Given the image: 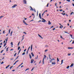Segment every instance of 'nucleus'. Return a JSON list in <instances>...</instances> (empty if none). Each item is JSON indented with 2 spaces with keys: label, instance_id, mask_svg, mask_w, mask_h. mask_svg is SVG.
I'll list each match as a JSON object with an SVG mask.
<instances>
[{
  "label": "nucleus",
  "instance_id": "f257e3e1",
  "mask_svg": "<svg viewBox=\"0 0 74 74\" xmlns=\"http://www.w3.org/2000/svg\"><path fill=\"white\" fill-rule=\"evenodd\" d=\"M46 58H47V56H46V55H44V56L43 57V58L42 60V64H44V59H45Z\"/></svg>",
  "mask_w": 74,
  "mask_h": 74
},
{
  "label": "nucleus",
  "instance_id": "f03ea898",
  "mask_svg": "<svg viewBox=\"0 0 74 74\" xmlns=\"http://www.w3.org/2000/svg\"><path fill=\"white\" fill-rule=\"evenodd\" d=\"M49 59H50L51 60H50V63H51L52 62V61L53 60L51 59V56L50 55V54H49Z\"/></svg>",
  "mask_w": 74,
  "mask_h": 74
},
{
  "label": "nucleus",
  "instance_id": "7ed1b4c3",
  "mask_svg": "<svg viewBox=\"0 0 74 74\" xmlns=\"http://www.w3.org/2000/svg\"><path fill=\"white\" fill-rule=\"evenodd\" d=\"M17 6V5L15 4L12 7V8H15V7H16Z\"/></svg>",
  "mask_w": 74,
  "mask_h": 74
},
{
  "label": "nucleus",
  "instance_id": "20e7f679",
  "mask_svg": "<svg viewBox=\"0 0 74 74\" xmlns=\"http://www.w3.org/2000/svg\"><path fill=\"white\" fill-rule=\"evenodd\" d=\"M23 22L24 24H25V25H28V24L26 23V22H25V21L23 20Z\"/></svg>",
  "mask_w": 74,
  "mask_h": 74
},
{
  "label": "nucleus",
  "instance_id": "39448f33",
  "mask_svg": "<svg viewBox=\"0 0 74 74\" xmlns=\"http://www.w3.org/2000/svg\"><path fill=\"white\" fill-rule=\"evenodd\" d=\"M5 41H6V42L5 43V44H6L7 43V41H8V37H7L6 38V39H5Z\"/></svg>",
  "mask_w": 74,
  "mask_h": 74
},
{
  "label": "nucleus",
  "instance_id": "423d86ee",
  "mask_svg": "<svg viewBox=\"0 0 74 74\" xmlns=\"http://www.w3.org/2000/svg\"><path fill=\"white\" fill-rule=\"evenodd\" d=\"M5 41H6V42L5 43V44H6L7 43V41H8V37H7L6 38V39H5Z\"/></svg>",
  "mask_w": 74,
  "mask_h": 74
},
{
  "label": "nucleus",
  "instance_id": "0eeeda50",
  "mask_svg": "<svg viewBox=\"0 0 74 74\" xmlns=\"http://www.w3.org/2000/svg\"><path fill=\"white\" fill-rule=\"evenodd\" d=\"M30 47H29L28 49V50L27 52V53H28V51H29V49H30Z\"/></svg>",
  "mask_w": 74,
  "mask_h": 74
},
{
  "label": "nucleus",
  "instance_id": "6e6552de",
  "mask_svg": "<svg viewBox=\"0 0 74 74\" xmlns=\"http://www.w3.org/2000/svg\"><path fill=\"white\" fill-rule=\"evenodd\" d=\"M39 17L41 19H42L41 16V14L40 13H39Z\"/></svg>",
  "mask_w": 74,
  "mask_h": 74
},
{
  "label": "nucleus",
  "instance_id": "1a4fd4ad",
  "mask_svg": "<svg viewBox=\"0 0 74 74\" xmlns=\"http://www.w3.org/2000/svg\"><path fill=\"white\" fill-rule=\"evenodd\" d=\"M34 62V60L32 59L31 61V63H33Z\"/></svg>",
  "mask_w": 74,
  "mask_h": 74
},
{
  "label": "nucleus",
  "instance_id": "9d476101",
  "mask_svg": "<svg viewBox=\"0 0 74 74\" xmlns=\"http://www.w3.org/2000/svg\"><path fill=\"white\" fill-rule=\"evenodd\" d=\"M30 7L31 8V11H33V9L32 7H31V6H30Z\"/></svg>",
  "mask_w": 74,
  "mask_h": 74
},
{
  "label": "nucleus",
  "instance_id": "9b49d317",
  "mask_svg": "<svg viewBox=\"0 0 74 74\" xmlns=\"http://www.w3.org/2000/svg\"><path fill=\"white\" fill-rule=\"evenodd\" d=\"M23 2H24V4H26V1L24 0L23 1Z\"/></svg>",
  "mask_w": 74,
  "mask_h": 74
},
{
  "label": "nucleus",
  "instance_id": "f8f14e48",
  "mask_svg": "<svg viewBox=\"0 0 74 74\" xmlns=\"http://www.w3.org/2000/svg\"><path fill=\"white\" fill-rule=\"evenodd\" d=\"M73 48H74V47H69L68 48V49H73Z\"/></svg>",
  "mask_w": 74,
  "mask_h": 74
},
{
  "label": "nucleus",
  "instance_id": "ddd939ff",
  "mask_svg": "<svg viewBox=\"0 0 74 74\" xmlns=\"http://www.w3.org/2000/svg\"><path fill=\"white\" fill-rule=\"evenodd\" d=\"M31 55H32V57H34V55L33 54V52L31 53Z\"/></svg>",
  "mask_w": 74,
  "mask_h": 74
},
{
  "label": "nucleus",
  "instance_id": "4468645a",
  "mask_svg": "<svg viewBox=\"0 0 74 74\" xmlns=\"http://www.w3.org/2000/svg\"><path fill=\"white\" fill-rule=\"evenodd\" d=\"M73 65H74V64H72L70 66V67H73Z\"/></svg>",
  "mask_w": 74,
  "mask_h": 74
},
{
  "label": "nucleus",
  "instance_id": "2eb2a0df",
  "mask_svg": "<svg viewBox=\"0 0 74 74\" xmlns=\"http://www.w3.org/2000/svg\"><path fill=\"white\" fill-rule=\"evenodd\" d=\"M32 46H33V45H32L31 46V51H32Z\"/></svg>",
  "mask_w": 74,
  "mask_h": 74
},
{
  "label": "nucleus",
  "instance_id": "dca6fc26",
  "mask_svg": "<svg viewBox=\"0 0 74 74\" xmlns=\"http://www.w3.org/2000/svg\"><path fill=\"white\" fill-rule=\"evenodd\" d=\"M29 56L30 59H32V56H31L30 54H29Z\"/></svg>",
  "mask_w": 74,
  "mask_h": 74
},
{
  "label": "nucleus",
  "instance_id": "f3484780",
  "mask_svg": "<svg viewBox=\"0 0 74 74\" xmlns=\"http://www.w3.org/2000/svg\"><path fill=\"white\" fill-rule=\"evenodd\" d=\"M52 64H54V65H55V64H56V63H55V62H52Z\"/></svg>",
  "mask_w": 74,
  "mask_h": 74
},
{
  "label": "nucleus",
  "instance_id": "a211bd4d",
  "mask_svg": "<svg viewBox=\"0 0 74 74\" xmlns=\"http://www.w3.org/2000/svg\"><path fill=\"white\" fill-rule=\"evenodd\" d=\"M42 22H46V21L45 19L43 20V21H42Z\"/></svg>",
  "mask_w": 74,
  "mask_h": 74
},
{
  "label": "nucleus",
  "instance_id": "6ab92c4d",
  "mask_svg": "<svg viewBox=\"0 0 74 74\" xmlns=\"http://www.w3.org/2000/svg\"><path fill=\"white\" fill-rule=\"evenodd\" d=\"M49 25H51V23L50 22V21H49V23H48Z\"/></svg>",
  "mask_w": 74,
  "mask_h": 74
},
{
  "label": "nucleus",
  "instance_id": "aec40b11",
  "mask_svg": "<svg viewBox=\"0 0 74 74\" xmlns=\"http://www.w3.org/2000/svg\"><path fill=\"white\" fill-rule=\"evenodd\" d=\"M57 63L58 62H59V58H57Z\"/></svg>",
  "mask_w": 74,
  "mask_h": 74
},
{
  "label": "nucleus",
  "instance_id": "412c9836",
  "mask_svg": "<svg viewBox=\"0 0 74 74\" xmlns=\"http://www.w3.org/2000/svg\"><path fill=\"white\" fill-rule=\"evenodd\" d=\"M63 60H61V64H63Z\"/></svg>",
  "mask_w": 74,
  "mask_h": 74
},
{
  "label": "nucleus",
  "instance_id": "4be33fe9",
  "mask_svg": "<svg viewBox=\"0 0 74 74\" xmlns=\"http://www.w3.org/2000/svg\"><path fill=\"white\" fill-rule=\"evenodd\" d=\"M10 66V65H8V66H6L5 67V68L7 69H8V68L9 67V66Z\"/></svg>",
  "mask_w": 74,
  "mask_h": 74
},
{
  "label": "nucleus",
  "instance_id": "5701e85b",
  "mask_svg": "<svg viewBox=\"0 0 74 74\" xmlns=\"http://www.w3.org/2000/svg\"><path fill=\"white\" fill-rule=\"evenodd\" d=\"M34 68H35V67H34L33 68H32V69L31 70V71H32L34 69Z\"/></svg>",
  "mask_w": 74,
  "mask_h": 74
},
{
  "label": "nucleus",
  "instance_id": "b1692460",
  "mask_svg": "<svg viewBox=\"0 0 74 74\" xmlns=\"http://www.w3.org/2000/svg\"><path fill=\"white\" fill-rule=\"evenodd\" d=\"M12 31L10 33V36H12Z\"/></svg>",
  "mask_w": 74,
  "mask_h": 74
},
{
  "label": "nucleus",
  "instance_id": "393cba45",
  "mask_svg": "<svg viewBox=\"0 0 74 74\" xmlns=\"http://www.w3.org/2000/svg\"><path fill=\"white\" fill-rule=\"evenodd\" d=\"M10 31H11V29H9L8 34H10Z\"/></svg>",
  "mask_w": 74,
  "mask_h": 74
},
{
  "label": "nucleus",
  "instance_id": "a878e982",
  "mask_svg": "<svg viewBox=\"0 0 74 74\" xmlns=\"http://www.w3.org/2000/svg\"><path fill=\"white\" fill-rule=\"evenodd\" d=\"M4 17V16H1L0 17V19H1V18H3Z\"/></svg>",
  "mask_w": 74,
  "mask_h": 74
},
{
  "label": "nucleus",
  "instance_id": "bb28decb",
  "mask_svg": "<svg viewBox=\"0 0 74 74\" xmlns=\"http://www.w3.org/2000/svg\"><path fill=\"white\" fill-rule=\"evenodd\" d=\"M70 66H68L67 67H66V69H69V67Z\"/></svg>",
  "mask_w": 74,
  "mask_h": 74
},
{
  "label": "nucleus",
  "instance_id": "cd10ccee",
  "mask_svg": "<svg viewBox=\"0 0 74 74\" xmlns=\"http://www.w3.org/2000/svg\"><path fill=\"white\" fill-rule=\"evenodd\" d=\"M23 33L24 34H27V33L26 32H23Z\"/></svg>",
  "mask_w": 74,
  "mask_h": 74
},
{
  "label": "nucleus",
  "instance_id": "c85d7f7f",
  "mask_svg": "<svg viewBox=\"0 0 74 74\" xmlns=\"http://www.w3.org/2000/svg\"><path fill=\"white\" fill-rule=\"evenodd\" d=\"M25 52H23V53H22V55H25Z\"/></svg>",
  "mask_w": 74,
  "mask_h": 74
},
{
  "label": "nucleus",
  "instance_id": "c756f323",
  "mask_svg": "<svg viewBox=\"0 0 74 74\" xmlns=\"http://www.w3.org/2000/svg\"><path fill=\"white\" fill-rule=\"evenodd\" d=\"M29 70V68H28L27 69H26L25 71H27V70Z\"/></svg>",
  "mask_w": 74,
  "mask_h": 74
},
{
  "label": "nucleus",
  "instance_id": "7c9ffc66",
  "mask_svg": "<svg viewBox=\"0 0 74 74\" xmlns=\"http://www.w3.org/2000/svg\"><path fill=\"white\" fill-rule=\"evenodd\" d=\"M68 56H70V55H71V53H68Z\"/></svg>",
  "mask_w": 74,
  "mask_h": 74
},
{
  "label": "nucleus",
  "instance_id": "2f4dec72",
  "mask_svg": "<svg viewBox=\"0 0 74 74\" xmlns=\"http://www.w3.org/2000/svg\"><path fill=\"white\" fill-rule=\"evenodd\" d=\"M4 51V50H2L0 52L1 53H2V52H3Z\"/></svg>",
  "mask_w": 74,
  "mask_h": 74
},
{
  "label": "nucleus",
  "instance_id": "473e14b6",
  "mask_svg": "<svg viewBox=\"0 0 74 74\" xmlns=\"http://www.w3.org/2000/svg\"><path fill=\"white\" fill-rule=\"evenodd\" d=\"M8 48H9V47H8L7 48V49H6V51H8Z\"/></svg>",
  "mask_w": 74,
  "mask_h": 74
},
{
  "label": "nucleus",
  "instance_id": "72a5a7b5",
  "mask_svg": "<svg viewBox=\"0 0 74 74\" xmlns=\"http://www.w3.org/2000/svg\"><path fill=\"white\" fill-rule=\"evenodd\" d=\"M11 45H13V43L12 42L11 43Z\"/></svg>",
  "mask_w": 74,
  "mask_h": 74
},
{
  "label": "nucleus",
  "instance_id": "f704fd0d",
  "mask_svg": "<svg viewBox=\"0 0 74 74\" xmlns=\"http://www.w3.org/2000/svg\"><path fill=\"white\" fill-rule=\"evenodd\" d=\"M6 45V43H5L4 44V46H3V47H5V46Z\"/></svg>",
  "mask_w": 74,
  "mask_h": 74
},
{
  "label": "nucleus",
  "instance_id": "c9c22d12",
  "mask_svg": "<svg viewBox=\"0 0 74 74\" xmlns=\"http://www.w3.org/2000/svg\"><path fill=\"white\" fill-rule=\"evenodd\" d=\"M21 49L20 50L18 51V54L19 53V52H21Z\"/></svg>",
  "mask_w": 74,
  "mask_h": 74
},
{
  "label": "nucleus",
  "instance_id": "e433bc0d",
  "mask_svg": "<svg viewBox=\"0 0 74 74\" xmlns=\"http://www.w3.org/2000/svg\"><path fill=\"white\" fill-rule=\"evenodd\" d=\"M20 49V47H18V50H19Z\"/></svg>",
  "mask_w": 74,
  "mask_h": 74
},
{
  "label": "nucleus",
  "instance_id": "4c0bfd02",
  "mask_svg": "<svg viewBox=\"0 0 74 74\" xmlns=\"http://www.w3.org/2000/svg\"><path fill=\"white\" fill-rule=\"evenodd\" d=\"M66 1H68V2H70V0H66Z\"/></svg>",
  "mask_w": 74,
  "mask_h": 74
},
{
  "label": "nucleus",
  "instance_id": "58836bf2",
  "mask_svg": "<svg viewBox=\"0 0 74 74\" xmlns=\"http://www.w3.org/2000/svg\"><path fill=\"white\" fill-rule=\"evenodd\" d=\"M4 63V62L3 61L1 63V64H3Z\"/></svg>",
  "mask_w": 74,
  "mask_h": 74
},
{
  "label": "nucleus",
  "instance_id": "ea45409f",
  "mask_svg": "<svg viewBox=\"0 0 74 74\" xmlns=\"http://www.w3.org/2000/svg\"><path fill=\"white\" fill-rule=\"evenodd\" d=\"M3 34H5V31L3 30Z\"/></svg>",
  "mask_w": 74,
  "mask_h": 74
},
{
  "label": "nucleus",
  "instance_id": "a19ab883",
  "mask_svg": "<svg viewBox=\"0 0 74 74\" xmlns=\"http://www.w3.org/2000/svg\"><path fill=\"white\" fill-rule=\"evenodd\" d=\"M44 13H45V12H44L42 14V16H43V15H44Z\"/></svg>",
  "mask_w": 74,
  "mask_h": 74
},
{
  "label": "nucleus",
  "instance_id": "79ce46f5",
  "mask_svg": "<svg viewBox=\"0 0 74 74\" xmlns=\"http://www.w3.org/2000/svg\"><path fill=\"white\" fill-rule=\"evenodd\" d=\"M16 53H15L14 55V56H16Z\"/></svg>",
  "mask_w": 74,
  "mask_h": 74
},
{
  "label": "nucleus",
  "instance_id": "37998d69",
  "mask_svg": "<svg viewBox=\"0 0 74 74\" xmlns=\"http://www.w3.org/2000/svg\"><path fill=\"white\" fill-rule=\"evenodd\" d=\"M33 11H34L35 12H36V9H34V10H33Z\"/></svg>",
  "mask_w": 74,
  "mask_h": 74
},
{
  "label": "nucleus",
  "instance_id": "c03bdc74",
  "mask_svg": "<svg viewBox=\"0 0 74 74\" xmlns=\"http://www.w3.org/2000/svg\"><path fill=\"white\" fill-rule=\"evenodd\" d=\"M73 13H74V12H71V15H72V14H73Z\"/></svg>",
  "mask_w": 74,
  "mask_h": 74
},
{
  "label": "nucleus",
  "instance_id": "a18cd8bd",
  "mask_svg": "<svg viewBox=\"0 0 74 74\" xmlns=\"http://www.w3.org/2000/svg\"><path fill=\"white\" fill-rule=\"evenodd\" d=\"M38 36L39 37H41V36H40V35L39 34H38Z\"/></svg>",
  "mask_w": 74,
  "mask_h": 74
},
{
  "label": "nucleus",
  "instance_id": "49530a36",
  "mask_svg": "<svg viewBox=\"0 0 74 74\" xmlns=\"http://www.w3.org/2000/svg\"><path fill=\"white\" fill-rule=\"evenodd\" d=\"M18 61H19V60H17V61H16L15 62V63H17V62H18Z\"/></svg>",
  "mask_w": 74,
  "mask_h": 74
},
{
  "label": "nucleus",
  "instance_id": "de8ad7c7",
  "mask_svg": "<svg viewBox=\"0 0 74 74\" xmlns=\"http://www.w3.org/2000/svg\"><path fill=\"white\" fill-rule=\"evenodd\" d=\"M70 36H71V38H72V37H73V35H71V34H70Z\"/></svg>",
  "mask_w": 74,
  "mask_h": 74
},
{
  "label": "nucleus",
  "instance_id": "09e8293b",
  "mask_svg": "<svg viewBox=\"0 0 74 74\" xmlns=\"http://www.w3.org/2000/svg\"><path fill=\"white\" fill-rule=\"evenodd\" d=\"M38 11H37V16H38Z\"/></svg>",
  "mask_w": 74,
  "mask_h": 74
},
{
  "label": "nucleus",
  "instance_id": "8fccbe9b",
  "mask_svg": "<svg viewBox=\"0 0 74 74\" xmlns=\"http://www.w3.org/2000/svg\"><path fill=\"white\" fill-rule=\"evenodd\" d=\"M55 29H56V28H54L53 29H52V30H55Z\"/></svg>",
  "mask_w": 74,
  "mask_h": 74
},
{
  "label": "nucleus",
  "instance_id": "3c124183",
  "mask_svg": "<svg viewBox=\"0 0 74 74\" xmlns=\"http://www.w3.org/2000/svg\"><path fill=\"white\" fill-rule=\"evenodd\" d=\"M60 37L61 38H62V39H63V38L62 37V35L60 36Z\"/></svg>",
  "mask_w": 74,
  "mask_h": 74
},
{
  "label": "nucleus",
  "instance_id": "603ef678",
  "mask_svg": "<svg viewBox=\"0 0 74 74\" xmlns=\"http://www.w3.org/2000/svg\"><path fill=\"white\" fill-rule=\"evenodd\" d=\"M48 5H49V3H47V7H48Z\"/></svg>",
  "mask_w": 74,
  "mask_h": 74
},
{
  "label": "nucleus",
  "instance_id": "864d4df0",
  "mask_svg": "<svg viewBox=\"0 0 74 74\" xmlns=\"http://www.w3.org/2000/svg\"><path fill=\"white\" fill-rule=\"evenodd\" d=\"M19 57V56H18L16 58V59H18V58Z\"/></svg>",
  "mask_w": 74,
  "mask_h": 74
},
{
  "label": "nucleus",
  "instance_id": "5fc2aeb1",
  "mask_svg": "<svg viewBox=\"0 0 74 74\" xmlns=\"http://www.w3.org/2000/svg\"><path fill=\"white\" fill-rule=\"evenodd\" d=\"M59 11H63V10L62 9L60 10Z\"/></svg>",
  "mask_w": 74,
  "mask_h": 74
},
{
  "label": "nucleus",
  "instance_id": "6e6d98bb",
  "mask_svg": "<svg viewBox=\"0 0 74 74\" xmlns=\"http://www.w3.org/2000/svg\"><path fill=\"white\" fill-rule=\"evenodd\" d=\"M12 67H13V66H11L10 68V70H11V68H12Z\"/></svg>",
  "mask_w": 74,
  "mask_h": 74
},
{
  "label": "nucleus",
  "instance_id": "4d7b16f0",
  "mask_svg": "<svg viewBox=\"0 0 74 74\" xmlns=\"http://www.w3.org/2000/svg\"><path fill=\"white\" fill-rule=\"evenodd\" d=\"M41 22V20H40L38 21V22Z\"/></svg>",
  "mask_w": 74,
  "mask_h": 74
},
{
  "label": "nucleus",
  "instance_id": "13d9d810",
  "mask_svg": "<svg viewBox=\"0 0 74 74\" xmlns=\"http://www.w3.org/2000/svg\"><path fill=\"white\" fill-rule=\"evenodd\" d=\"M53 26H52L51 28H50V29H51V28H53Z\"/></svg>",
  "mask_w": 74,
  "mask_h": 74
},
{
  "label": "nucleus",
  "instance_id": "bf43d9fd",
  "mask_svg": "<svg viewBox=\"0 0 74 74\" xmlns=\"http://www.w3.org/2000/svg\"><path fill=\"white\" fill-rule=\"evenodd\" d=\"M72 44H74V40L72 42Z\"/></svg>",
  "mask_w": 74,
  "mask_h": 74
},
{
  "label": "nucleus",
  "instance_id": "052dcab7",
  "mask_svg": "<svg viewBox=\"0 0 74 74\" xmlns=\"http://www.w3.org/2000/svg\"><path fill=\"white\" fill-rule=\"evenodd\" d=\"M13 59H14V58H11L10 59V60H13Z\"/></svg>",
  "mask_w": 74,
  "mask_h": 74
},
{
  "label": "nucleus",
  "instance_id": "680f3d73",
  "mask_svg": "<svg viewBox=\"0 0 74 74\" xmlns=\"http://www.w3.org/2000/svg\"><path fill=\"white\" fill-rule=\"evenodd\" d=\"M26 51V49H25V50L24 51V52H25Z\"/></svg>",
  "mask_w": 74,
  "mask_h": 74
},
{
  "label": "nucleus",
  "instance_id": "e2e57ef3",
  "mask_svg": "<svg viewBox=\"0 0 74 74\" xmlns=\"http://www.w3.org/2000/svg\"><path fill=\"white\" fill-rule=\"evenodd\" d=\"M41 62V60H40L39 62V64H40Z\"/></svg>",
  "mask_w": 74,
  "mask_h": 74
},
{
  "label": "nucleus",
  "instance_id": "0e129e2a",
  "mask_svg": "<svg viewBox=\"0 0 74 74\" xmlns=\"http://www.w3.org/2000/svg\"><path fill=\"white\" fill-rule=\"evenodd\" d=\"M23 67V65H22V66H21V68H22V67Z\"/></svg>",
  "mask_w": 74,
  "mask_h": 74
},
{
  "label": "nucleus",
  "instance_id": "69168bd1",
  "mask_svg": "<svg viewBox=\"0 0 74 74\" xmlns=\"http://www.w3.org/2000/svg\"><path fill=\"white\" fill-rule=\"evenodd\" d=\"M15 70H12V71H15Z\"/></svg>",
  "mask_w": 74,
  "mask_h": 74
},
{
  "label": "nucleus",
  "instance_id": "338daca9",
  "mask_svg": "<svg viewBox=\"0 0 74 74\" xmlns=\"http://www.w3.org/2000/svg\"><path fill=\"white\" fill-rule=\"evenodd\" d=\"M72 5H73V7H74V3H72Z\"/></svg>",
  "mask_w": 74,
  "mask_h": 74
},
{
  "label": "nucleus",
  "instance_id": "774afa93",
  "mask_svg": "<svg viewBox=\"0 0 74 74\" xmlns=\"http://www.w3.org/2000/svg\"><path fill=\"white\" fill-rule=\"evenodd\" d=\"M66 15L65 13H64V14H63V15Z\"/></svg>",
  "mask_w": 74,
  "mask_h": 74
}]
</instances>
